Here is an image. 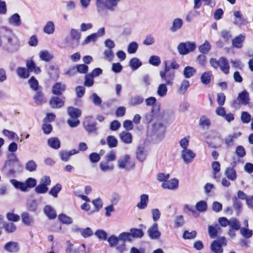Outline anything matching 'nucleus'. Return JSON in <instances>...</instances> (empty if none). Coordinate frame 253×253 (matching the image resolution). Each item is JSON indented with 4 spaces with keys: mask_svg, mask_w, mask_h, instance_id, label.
I'll return each instance as SVG.
<instances>
[{
    "mask_svg": "<svg viewBox=\"0 0 253 253\" xmlns=\"http://www.w3.org/2000/svg\"><path fill=\"white\" fill-rule=\"evenodd\" d=\"M154 118V110L151 109L149 112H146L143 115V123L146 124L151 123Z\"/></svg>",
    "mask_w": 253,
    "mask_h": 253,
    "instance_id": "72a5a7b5",
    "label": "nucleus"
},
{
    "mask_svg": "<svg viewBox=\"0 0 253 253\" xmlns=\"http://www.w3.org/2000/svg\"><path fill=\"white\" fill-rule=\"evenodd\" d=\"M28 83H29L30 86L32 89H33L34 90H38V88H39L38 82L34 78V77H32L29 80Z\"/></svg>",
    "mask_w": 253,
    "mask_h": 253,
    "instance_id": "774afa93",
    "label": "nucleus"
},
{
    "mask_svg": "<svg viewBox=\"0 0 253 253\" xmlns=\"http://www.w3.org/2000/svg\"><path fill=\"white\" fill-rule=\"evenodd\" d=\"M3 134L6 136L9 140L18 139V135L14 132L7 129H3L2 131Z\"/></svg>",
    "mask_w": 253,
    "mask_h": 253,
    "instance_id": "603ef678",
    "label": "nucleus"
},
{
    "mask_svg": "<svg viewBox=\"0 0 253 253\" xmlns=\"http://www.w3.org/2000/svg\"><path fill=\"white\" fill-rule=\"evenodd\" d=\"M226 245V240L224 237H221L217 240L213 241L211 245V249L214 253H222V246Z\"/></svg>",
    "mask_w": 253,
    "mask_h": 253,
    "instance_id": "0eeeda50",
    "label": "nucleus"
},
{
    "mask_svg": "<svg viewBox=\"0 0 253 253\" xmlns=\"http://www.w3.org/2000/svg\"><path fill=\"white\" fill-rule=\"evenodd\" d=\"M229 228L237 231L242 228L241 227V224L239 220L235 217H232L230 219Z\"/></svg>",
    "mask_w": 253,
    "mask_h": 253,
    "instance_id": "e433bc0d",
    "label": "nucleus"
},
{
    "mask_svg": "<svg viewBox=\"0 0 253 253\" xmlns=\"http://www.w3.org/2000/svg\"><path fill=\"white\" fill-rule=\"evenodd\" d=\"M119 239L120 241L124 243H125V242L126 241H131V234L130 233L128 232H123L121 233L119 235Z\"/></svg>",
    "mask_w": 253,
    "mask_h": 253,
    "instance_id": "052dcab7",
    "label": "nucleus"
},
{
    "mask_svg": "<svg viewBox=\"0 0 253 253\" xmlns=\"http://www.w3.org/2000/svg\"><path fill=\"white\" fill-rule=\"evenodd\" d=\"M0 47L9 53L17 52L20 42L12 30L4 26L0 27Z\"/></svg>",
    "mask_w": 253,
    "mask_h": 253,
    "instance_id": "f257e3e1",
    "label": "nucleus"
},
{
    "mask_svg": "<svg viewBox=\"0 0 253 253\" xmlns=\"http://www.w3.org/2000/svg\"><path fill=\"white\" fill-rule=\"evenodd\" d=\"M138 48V43L135 42H130L127 46V52L129 54H134L136 52Z\"/></svg>",
    "mask_w": 253,
    "mask_h": 253,
    "instance_id": "5fc2aeb1",
    "label": "nucleus"
},
{
    "mask_svg": "<svg viewBox=\"0 0 253 253\" xmlns=\"http://www.w3.org/2000/svg\"><path fill=\"white\" fill-rule=\"evenodd\" d=\"M220 231L221 228L217 224L208 226V233L211 238H215L216 237L217 234Z\"/></svg>",
    "mask_w": 253,
    "mask_h": 253,
    "instance_id": "dca6fc26",
    "label": "nucleus"
},
{
    "mask_svg": "<svg viewBox=\"0 0 253 253\" xmlns=\"http://www.w3.org/2000/svg\"><path fill=\"white\" fill-rule=\"evenodd\" d=\"M62 186L60 184L57 183L53 187L49 192V194L54 198L58 196V193L61 191Z\"/></svg>",
    "mask_w": 253,
    "mask_h": 253,
    "instance_id": "49530a36",
    "label": "nucleus"
},
{
    "mask_svg": "<svg viewBox=\"0 0 253 253\" xmlns=\"http://www.w3.org/2000/svg\"><path fill=\"white\" fill-rule=\"evenodd\" d=\"M178 180L176 178H173L169 180H167L163 182L162 187L164 189L169 190L176 189L178 187Z\"/></svg>",
    "mask_w": 253,
    "mask_h": 253,
    "instance_id": "9b49d317",
    "label": "nucleus"
},
{
    "mask_svg": "<svg viewBox=\"0 0 253 253\" xmlns=\"http://www.w3.org/2000/svg\"><path fill=\"white\" fill-rule=\"evenodd\" d=\"M233 14L235 17L233 23L235 24L238 25L244 24L245 22V19L240 11H235Z\"/></svg>",
    "mask_w": 253,
    "mask_h": 253,
    "instance_id": "bb28decb",
    "label": "nucleus"
},
{
    "mask_svg": "<svg viewBox=\"0 0 253 253\" xmlns=\"http://www.w3.org/2000/svg\"><path fill=\"white\" fill-rule=\"evenodd\" d=\"M49 104L52 108H60L64 104V101L58 97H53L51 98Z\"/></svg>",
    "mask_w": 253,
    "mask_h": 253,
    "instance_id": "f3484780",
    "label": "nucleus"
},
{
    "mask_svg": "<svg viewBox=\"0 0 253 253\" xmlns=\"http://www.w3.org/2000/svg\"><path fill=\"white\" fill-rule=\"evenodd\" d=\"M66 89V85L60 83H56L52 87V93L57 95H61Z\"/></svg>",
    "mask_w": 253,
    "mask_h": 253,
    "instance_id": "aec40b11",
    "label": "nucleus"
},
{
    "mask_svg": "<svg viewBox=\"0 0 253 253\" xmlns=\"http://www.w3.org/2000/svg\"><path fill=\"white\" fill-rule=\"evenodd\" d=\"M103 54L104 58L109 62L112 61L114 57V52L111 49H105Z\"/></svg>",
    "mask_w": 253,
    "mask_h": 253,
    "instance_id": "a18cd8bd",
    "label": "nucleus"
},
{
    "mask_svg": "<svg viewBox=\"0 0 253 253\" xmlns=\"http://www.w3.org/2000/svg\"><path fill=\"white\" fill-rule=\"evenodd\" d=\"M99 167L101 170L104 172L112 170L114 169L113 165H109L108 162H101L99 164Z\"/></svg>",
    "mask_w": 253,
    "mask_h": 253,
    "instance_id": "8fccbe9b",
    "label": "nucleus"
},
{
    "mask_svg": "<svg viewBox=\"0 0 253 253\" xmlns=\"http://www.w3.org/2000/svg\"><path fill=\"white\" fill-rule=\"evenodd\" d=\"M211 65L215 69L219 68L220 71L227 75L229 73L230 65L228 60L224 57H221L218 60L212 58L210 60Z\"/></svg>",
    "mask_w": 253,
    "mask_h": 253,
    "instance_id": "f03ea898",
    "label": "nucleus"
},
{
    "mask_svg": "<svg viewBox=\"0 0 253 253\" xmlns=\"http://www.w3.org/2000/svg\"><path fill=\"white\" fill-rule=\"evenodd\" d=\"M195 208L200 212H205L208 209L207 203L205 201H200L196 203Z\"/></svg>",
    "mask_w": 253,
    "mask_h": 253,
    "instance_id": "58836bf2",
    "label": "nucleus"
},
{
    "mask_svg": "<svg viewBox=\"0 0 253 253\" xmlns=\"http://www.w3.org/2000/svg\"><path fill=\"white\" fill-rule=\"evenodd\" d=\"M107 241L111 247H115L120 241L119 237H117L115 235H111L109 237Z\"/></svg>",
    "mask_w": 253,
    "mask_h": 253,
    "instance_id": "4d7b16f0",
    "label": "nucleus"
},
{
    "mask_svg": "<svg viewBox=\"0 0 253 253\" xmlns=\"http://www.w3.org/2000/svg\"><path fill=\"white\" fill-rule=\"evenodd\" d=\"M107 141L108 146L110 148L115 147L117 146L118 140L114 136H109L107 138Z\"/></svg>",
    "mask_w": 253,
    "mask_h": 253,
    "instance_id": "13d9d810",
    "label": "nucleus"
},
{
    "mask_svg": "<svg viewBox=\"0 0 253 253\" xmlns=\"http://www.w3.org/2000/svg\"><path fill=\"white\" fill-rule=\"evenodd\" d=\"M8 23L13 27H19L22 23L20 15L18 13H14L9 17L7 19Z\"/></svg>",
    "mask_w": 253,
    "mask_h": 253,
    "instance_id": "f8f14e48",
    "label": "nucleus"
},
{
    "mask_svg": "<svg viewBox=\"0 0 253 253\" xmlns=\"http://www.w3.org/2000/svg\"><path fill=\"white\" fill-rule=\"evenodd\" d=\"M17 76L21 79H26L30 76V73L28 70L22 67H18L16 70Z\"/></svg>",
    "mask_w": 253,
    "mask_h": 253,
    "instance_id": "412c9836",
    "label": "nucleus"
},
{
    "mask_svg": "<svg viewBox=\"0 0 253 253\" xmlns=\"http://www.w3.org/2000/svg\"><path fill=\"white\" fill-rule=\"evenodd\" d=\"M130 234H131V237L133 238H141L144 235L142 230L137 228L130 229Z\"/></svg>",
    "mask_w": 253,
    "mask_h": 253,
    "instance_id": "3c124183",
    "label": "nucleus"
},
{
    "mask_svg": "<svg viewBox=\"0 0 253 253\" xmlns=\"http://www.w3.org/2000/svg\"><path fill=\"white\" fill-rule=\"evenodd\" d=\"M197 70L195 68L188 66L184 68L183 74L185 78L189 79L194 76Z\"/></svg>",
    "mask_w": 253,
    "mask_h": 253,
    "instance_id": "5701e85b",
    "label": "nucleus"
},
{
    "mask_svg": "<svg viewBox=\"0 0 253 253\" xmlns=\"http://www.w3.org/2000/svg\"><path fill=\"white\" fill-rule=\"evenodd\" d=\"M240 234L245 238H251L253 234V231L247 228L242 227L240 230Z\"/></svg>",
    "mask_w": 253,
    "mask_h": 253,
    "instance_id": "bf43d9fd",
    "label": "nucleus"
},
{
    "mask_svg": "<svg viewBox=\"0 0 253 253\" xmlns=\"http://www.w3.org/2000/svg\"><path fill=\"white\" fill-rule=\"evenodd\" d=\"M48 187L40 183L35 188V191L37 194H44L48 191Z\"/></svg>",
    "mask_w": 253,
    "mask_h": 253,
    "instance_id": "0e129e2a",
    "label": "nucleus"
},
{
    "mask_svg": "<svg viewBox=\"0 0 253 253\" xmlns=\"http://www.w3.org/2000/svg\"><path fill=\"white\" fill-rule=\"evenodd\" d=\"M149 201V196L147 194H142L140 197V202L137 203L136 207L140 210L147 208Z\"/></svg>",
    "mask_w": 253,
    "mask_h": 253,
    "instance_id": "a211bd4d",
    "label": "nucleus"
},
{
    "mask_svg": "<svg viewBox=\"0 0 253 253\" xmlns=\"http://www.w3.org/2000/svg\"><path fill=\"white\" fill-rule=\"evenodd\" d=\"M166 84H160L158 87L157 92L158 95L160 97H164L167 94L168 88Z\"/></svg>",
    "mask_w": 253,
    "mask_h": 253,
    "instance_id": "79ce46f5",
    "label": "nucleus"
},
{
    "mask_svg": "<svg viewBox=\"0 0 253 253\" xmlns=\"http://www.w3.org/2000/svg\"><path fill=\"white\" fill-rule=\"evenodd\" d=\"M44 213L50 219H53L56 217L54 209L49 205L46 206L43 209Z\"/></svg>",
    "mask_w": 253,
    "mask_h": 253,
    "instance_id": "c85d7f7f",
    "label": "nucleus"
},
{
    "mask_svg": "<svg viewBox=\"0 0 253 253\" xmlns=\"http://www.w3.org/2000/svg\"><path fill=\"white\" fill-rule=\"evenodd\" d=\"M238 100L241 104L247 105L248 104L249 101V95L248 92L247 91L244 90L239 93L238 97Z\"/></svg>",
    "mask_w": 253,
    "mask_h": 253,
    "instance_id": "cd10ccee",
    "label": "nucleus"
},
{
    "mask_svg": "<svg viewBox=\"0 0 253 253\" xmlns=\"http://www.w3.org/2000/svg\"><path fill=\"white\" fill-rule=\"evenodd\" d=\"M154 132L155 133L163 135L165 131V128L161 123H156L153 125Z\"/></svg>",
    "mask_w": 253,
    "mask_h": 253,
    "instance_id": "f704fd0d",
    "label": "nucleus"
},
{
    "mask_svg": "<svg viewBox=\"0 0 253 253\" xmlns=\"http://www.w3.org/2000/svg\"><path fill=\"white\" fill-rule=\"evenodd\" d=\"M92 119V117L88 116L84 118L83 122L84 127L86 131L89 133L92 132L96 130L97 128L95 126V124H90L89 121Z\"/></svg>",
    "mask_w": 253,
    "mask_h": 253,
    "instance_id": "2eb2a0df",
    "label": "nucleus"
},
{
    "mask_svg": "<svg viewBox=\"0 0 253 253\" xmlns=\"http://www.w3.org/2000/svg\"><path fill=\"white\" fill-rule=\"evenodd\" d=\"M43 31L44 33L48 35L53 34L55 31V25L53 22L47 21L43 27Z\"/></svg>",
    "mask_w": 253,
    "mask_h": 253,
    "instance_id": "c756f323",
    "label": "nucleus"
},
{
    "mask_svg": "<svg viewBox=\"0 0 253 253\" xmlns=\"http://www.w3.org/2000/svg\"><path fill=\"white\" fill-rule=\"evenodd\" d=\"M134 163L131 161L128 155L121 157L118 161V166L119 169L129 170L134 167Z\"/></svg>",
    "mask_w": 253,
    "mask_h": 253,
    "instance_id": "423d86ee",
    "label": "nucleus"
},
{
    "mask_svg": "<svg viewBox=\"0 0 253 253\" xmlns=\"http://www.w3.org/2000/svg\"><path fill=\"white\" fill-rule=\"evenodd\" d=\"M92 203L94 206V209L90 211L89 214L98 211L102 207V201L100 198L93 200Z\"/></svg>",
    "mask_w": 253,
    "mask_h": 253,
    "instance_id": "4c0bfd02",
    "label": "nucleus"
},
{
    "mask_svg": "<svg viewBox=\"0 0 253 253\" xmlns=\"http://www.w3.org/2000/svg\"><path fill=\"white\" fill-rule=\"evenodd\" d=\"M3 248L7 253H16L19 250L18 244L15 242L10 241L6 243Z\"/></svg>",
    "mask_w": 253,
    "mask_h": 253,
    "instance_id": "ddd939ff",
    "label": "nucleus"
},
{
    "mask_svg": "<svg viewBox=\"0 0 253 253\" xmlns=\"http://www.w3.org/2000/svg\"><path fill=\"white\" fill-rule=\"evenodd\" d=\"M212 75L211 71L203 73L201 76V81L202 83L206 85L209 84L211 82Z\"/></svg>",
    "mask_w": 253,
    "mask_h": 253,
    "instance_id": "473e14b6",
    "label": "nucleus"
},
{
    "mask_svg": "<svg viewBox=\"0 0 253 253\" xmlns=\"http://www.w3.org/2000/svg\"><path fill=\"white\" fill-rule=\"evenodd\" d=\"M26 191L28 188H34L37 184V180L33 178H28L25 182Z\"/></svg>",
    "mask_w": 253,
    "mask_h": 253,
    "instance_id": "6e6d98bb",
    "label": "nucleus"
},
{
    "mask_svg": "<svg viewBox=\"0 0 253 253\" xmlns=\"http://www.w3.org/2000/svg\"><path fill=\"white\" fill-rule=\"evenodd\" d=\"M26 66L29 73L33 72L36 74H39L41 72L40 68L36 66V63L32 58L26 60Z\"/></svg>",
    "mask_w": 253,
    "mask_h": 253,
    "instance_id": "1a4fd4ad",
    "label": "nucleus"
},
{
    "mask_svg": "<svg viewBox=\"0 0 253 253\" xmlns=\"http://www.w3.org/2000/svg\"><path fill=\"white\" fill-rule=\"evenodd\" d=\"M245 36L243 34H240L232 40V45L233 47L237 48H241L243 46V42L245 41Z\"/></svg>",
    "mask_w": 253,
    "mask_h": 253,
    "instance_id": "6ab92c4d",
    "label": "nucleus"
},
{
    "mask_svg": "<svg viewBox=\"0 0 253 253\" xmlns=\"http://www.w3.org/2000/svg\"><path fill=\"white\" fill-rule=\"evenodd\" d=\"M225 175L230 180L234 181L236 179L237 175L236 170L232 167L226 168L224 172Z\"/></svg>",
    "mask_w": 253,
    "mask_h": 253,
    "instance_id": "393cba45",
    "label": "nucleus"
},
{
    "mask_svg": "<svg viewBox=\"0 0 253 253\" xmlns=\"http://www.w3.org/2000/svg\"><path fill=\"white\" fill-rule=\"evenodd\" d=\"M211 48V45L210 42L208 41H206L203 44L199 46V49L201 53L206 54L210 51Z\"/></svg>",
    "mask_w": 253,
    "mask_h": 253,
    "instance_id": "09e8293b",
    "label": "nucleus"
},
{
    "mask_svg": "<svg viewBox=\"0 0 253 253\" xmlns=\"http://www.w3.org/2000/svg\"><path fill=\"white\" fill-rule=\"evenodd\" d=\"M97 40V34H92L86 37L85 40L83 42V44H86L91 42H94Z\"/></svg>",
    "mask_w": 253,
    "mask_h": 253,
    "instance_id": "69168bd1",
    "label": "nucleus"
},
{
    "mask_svg": "<svg viewBox=\"0 0 253 253\" xmlns=\"http://www.w3.org/2000/svg\"><path fill=\"white\" fill-rule=\"evenodd\" d=\"M183 24V21L180 18L175 19L172 22V25L170 28L172 32H175L179 29Z\"/></svg>",
    "mask_w": 253,
    "mask_h": 253,
    "instance_id": "2f4dec72",
    "label": "nucleus"
},
{
    "mask_svg": "<svg viewBox=\"0 0 253 253\" xmlns=\"http://www.w3.org/2000/svg\"><path fill=\"white\" fill-rule=\"evenodd\" d=\"M39 57L41 60L45 62H49L53 58V55L46 50H42L39 52Z\"/></svg>",
    "mask_w": 253,
    "mask_h": 253,
    "instance_id": "4be33fe9",
    "label": "nucleus"
},
{
    "mask_svg": "<svg viewBox=\"0 0 253 253\" xmlns=\"http://www.w3.org/2000/svg\"><path fill=\"white\" fill-rule=\"evenodd\" d=\"M143 101V97L139 95H132L128 99V104L131 106H136L140 105Z\"/></svg>",
    "mask_w": 253,
    "mask_h": 253,
    "instance_id": "4468645a",
    "label": "nucleus"
},
{
    "mask_svg": "<svg viewBox=\"0 0 253 253\" xmlns=\"http://www.w3.org/2000/svg\"><path fill=\"white\" fill-rule=\"evenodd\" d=\"M10 183L16 189H19L23 192L26 191L25 183L18 181L16 179H11Z\"/></svg>",
    "mask_w": 253,
    "mask_h": 253,
    "instance_id": "a19ab883",
    "label": "nucleus"
},
{
    "mask_svg": "<svg viewBox=\"0 0 253 253\" xmlns=\"http://www.w3.org/2000/svg\"><path fill=\"white\" fill-rule=\"evenodd\" d=\"M21 217L23 222L27 225H30L34 221L32 217L27 212L23 213L21 214Z\"/></svg>",
    "mask_w": 253,
    "mask_h": 253,
    "instance_id": "de8ad7c7",
    "label": "nucleus"
},
{
    "mask_svg": "<svg viewBox=\"0 0 253 253\" xmlns=\"http://www.w3.org/2000/svg\"><path fill=\"white\" fill-rule=\"evenodd\" d=\"M195 157L196 154L190 149L183 150L181 152V158L185 164L191 163Z\"/></svg>",
    "mask_w": 253,
    "mask_h": 253,
    "instance_id": "6e6552de",
    "label": "nucleus"
},
{
    "mask_svg": "<svg viewBox=\"0 0 253 253\" xmlns=\"http://www.w3.org/2000/svg\"><path fill=\"white\" fill-rule=\"evenodd\" d=\"M90 98L91 99L92 103L95 106H101L102 103V100L101 98L96 93H93Z\"/></svg>",
    "mask_w": 253,
    "mask_h": 253,
    "instance_id": "680f3d73",
    "label": "nucleus"
},
{
    "mask_svg": "<svg viewBox=\"0 0 253 253\" xmlns=\"http://www.w3.org/2000/svg\"><path fill=\"white\" fill-rule=\"evenodd\" d=\"M37 167V165L33 160L29 161L25 166L26 169L29 171H35Z\"/></svg>",
    "mask_w": 253,
    "mask_h": 253,
    "instance_id": "338daca9",
    "label": "nucleus"
},
{
    "mask_svg": "<svg viewBox=\"0 0 253 253\" xmlns=\"http://www.w3.org/2000/svg\"><path fill=\"white\" fill-rule=\"evenodd\" d=\"M211 167L213 172V177L216 178L217 173L220 170V163L217 161H214L212 163Z\"/></svg>",
    "mask_w": 253,
    "mask_h": 253,
    "instance_id": "e2e57ef3",
    "label": "nucleus"
},
{
    "mask_svg": "<svg viewBox=\"0 0 253 253\" xmlns=\"http://www.w3.org/2000/svg\"><path fill=\"white\" fill-rule=\"evenodd\" d=\"M149 237L152 239H157L161 236V233L158 230V225L157 223H154L148 229Z\"/></svg>",
    "mask_w": 253,
    "mask_h": 253,
    "instance_id": "9d476101",
    "label": "nucleus"
},
{
    "mask_svg": "<svg viewBox=\"0 0 253 253\" xmlns=\"http://www.w3.org/2000/svg\"><path fill=\"white\" fill-rule=\"evenodd\" d=\"M160 75L167 84L171 85L173 84L175 72L174 70H171L169 67L166 66L164 70L160 72Z\"/></svg>",
    "mask_w": 253,
    "mask_h": 253,
    "instance_id": "7ed1b4c3",
    "label": "nucleus"
},
{
    "mask_svg": "<svg viewBox=\"0 0 253 253\" xmlns=\"http://www.w3.org/2000/svg\"><path fill=\"white\" fill-rule=\"evenodd\" d=\"M177 48L180 55H186L195 49L196 43L194 42H180L177 46Z\"/></svg>",
    "mask_w": 253,
    "mask_h": 253,
    "instance_id": "39448f33",
    "label": "nucleus"
},
{
    "mask_svg": "<svg viewBox=\"0 0 253 253\" xmlns=\"http://www.w3.org/2000/svg\"><path fill=\"white\" fill-rule=\"evenodd\" d=\"M121 0H104L103 4L104 7L109 11H114L116 10L118 3ZM103 3L102 0H96V6L98 11H101V5Z\"/></svg>",
    "mask_w": 253,
    "mask_h": 253,
    "instance_id": "20e7f679",
    "label": "nucleus"
},
{
    "mask_svg": "<svg viewBox=\"0 0 253 253\" xmlns=\"http://www.w3.org/2000/svg\"><path fill=\"white\" fill-rule=\"evenodd\" d=\"M68 114L70 118L78 119V118L81 115V111L79 109L69 107L68 108Z\"/></svg>",
    "mask_w": 253,
    "mask_h": 253,
    "instance_id": "7c9ffc66",
    "label": "nucleus"
},
{
    "mask_svg": "<svg viewBox=\"0 0 253 253\" xmlns=\"http://www.w3.org/2000/svg\"><path fill=\"white\" fill-rule=\"evenodd\" d=\"M141 65V61L136 57L132 58L129 62V66L133 70L138 69Z\"/></svg>",
    "mask_w": 253,
    "mask_h": 253,
    "instance_id": "c9c22d12",
    "label": "nucleus"
},
{
    "mask_svg": "<svg viewBox=\"0 0 253 253\" xmlns=\"http://www.w3.org/2000/svg\"><path fill=\"white\" fill-rule=\"evenodd\" d=\"M47 142L48 145L52 149H58L60 147V141L57 137H50Z\"/></svg>",
    "mask_w": 253,
    "mask_h": 253,
    "instance_id": "a878e982",
    "label": "nucleus"
},
{
    "mask_svg": "<svg viewBox=\"0 0 253 253\" xmlns=\"http://www.w3.org/2000/svg\"><path fill=\"white\" fill-rule=\"evenodd\" d=\"M146 155L143 147H139L136 151L137 159L140 162L144 161L146 159Z\"/></svg>",
    "mask_w": 253,
    "mask_h": 253,
    "instance_id": "37998d69",
    "label": "nucleus"
},
{
    "mask_svg": "<svg viewBox=\"0 0 253 253\" xmlns=\"http://www.w3.org/2000/svg\"><path fill=\"white\" fill-rule=\"evenodd\" d=\"M70 35L72 39L73 40L76 41L77 42H79V41L81 38V33L78 30L75 29H72L70 31Z\"/></svg>",
    "mask_w": 253,
    "mask_h": 253,
    "instance_id": "864d4df0",
    "label": "nucleus"
},
{
    "mask_svg": "<svg viewBox=\"0 0 253 253\" xmlns=\"http://www.w3.org/2000/svg\"><path fill=\"white\" fill-rule=\"evenodd\" d=\"M190 86V83L186 80H183L179 86L178 92L179 94H182L185 93L189 87Z\"/></svg>",
    "mask_w": 253,
    "mask_h": 253,
    "instance_id": "ea45409f",
    "label": "nucleus"
},
{
    "mask_svg": "<svg viewBox=\"0 0 253 253\" xmlns=\"http://www.w3.org/2000/svg\"><path fill=\"white\" fill-rule=\"evenodd\" d=\"M58 218L62 223L65 224H71L73 223L72 218L65 214H59Z\"/></svg>",
    "mask_w": 253,
    "mask_h": 253,
    "instance_id": "c03bdc74",
    "label": "nucleus"
},
{
    "mask_svg": "<svg viewBox=\"0 0 253 253\" xmlns=\"http://www.w3.org/2000/svg\"><path fill=\"white\" fill-rule=\"evenodd\" d=\"M119 136L121 141L125 143L130 144L132 142V137L130 132L123 131L120 133Z\"/></svg>",
    "mask_w": 253,
    "mask_h": 253,
    "instance_id": "b1692460",
    "label": "nucleus"
}]
</instances>
